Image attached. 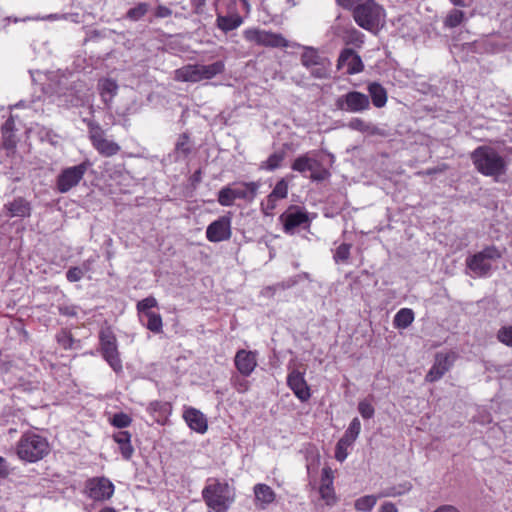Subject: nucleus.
<instances>
[{
    "instance_id": "obj_37",
    "label": "nucleus",
    "mask_w": 512,
    "mask_h": 512,
    "mask_svg": "<svg viewBox=\"0 0 512 512\" xmlns=\"http://www.w3.org/2000/svg\"><path fill=\"white\" fill-rule=\"evenodd\" d=\"M149 10L147 3H138L135 7L129 9L126 17L132 21H138L143 18Z\"/></svg>"
},
{
    "instance_id": "obj_60",
    "label": "nucleus",
    "mask_w": 512,
    "mask_h": 512,
    "mask_svg": "<svg viewBox=\"0 0 512 512\" xmlns=\"http://www.w3.org/2000/svg\"><path fill=\"white\" fill-rule=\"evenodd\" d=\"M206 0H191V5L195 8L196 12H200L205 6Z\"/></svg>"
},
{
    "instance_id": "obj_25",
    "label": "nucleus",
    "mask_w": 512,
    "mask_h": 512,
    "mask_svg": "<svg viewBox=\"0 0 512 512\" xmlns=\"http://www.w3.org/2000/svg\"><path fill=\"white\" fill-rule=\"evenodd\" d=\"M113 439L119 445L121 455L126 460L130 459L134 452L131 445V434L128 431H119L113 435Z\"/></svg>"
},
{
    "instance_id": "obj_54",
    "label": "nucleus",
    "mask_w": 512,
    "mask_h": 512,
    "mask_svg": "<svg viewBox=\"0 0 512 512\" xmlns=\"http://www.w3.org/2000/svg\"><path fill=\"white\" fill-rule=\"evenodd\" d=\"M3 138H4V147L6 149H12L15 147V141L13 139V132L12 133H7V134H3Z\"/></svg>"
},
{
    "instance_id": "obj_44",
    "label": "nucleus",
    "mask_w": 512,
    "mask_h": 512,
    "mask_svg": "<svg viewBox=\"0 0 512 512\" xmlns=\"http://www.w3.org/2000/svg\"><path fill=\"white\" fill-rule=\"evenodd\" d=\"M497 339L506 346L512 347V326H503L497 332Z\"/></svg>"
},
{
    "instance_id": "obj_34",
    "label": "nucleus",
    "mask_w": 512,
    "mask_h": 512,
    "mask_svg": "<svg viewBox=\"0 0 512 512\" xmlns=\"http://www.w3.org/2000/svg\"><path fill=\"white\" fill-rule=\"evenodd\" d=\"M285 158V152H275L271 154L266 161L260 164L261 170L273 171L280 167L282 161Z\"/></svg>"
},
{
    "instance_id": "obj_15",
    "label": "nucleus",
    "mask_w": 512,
    "mask_h": 512,
    "mask_svg": "<svg viewBox=\"0 0 512 512\" xmlns=\"http://www.w3.org/2000/svg\"><path fill=\"white\" fill-rule=\"evenodd\" d=\"M455 359L454 353H437L435 362L425 376L427 382H435L439 380L452 366Z\"/></svg>"
},
{
    "instance_id": "obj_17",
    "label": "nucleus",
    "mask_w": 512,
    "mask_h": 512,
    "mask_svg": "<svg viewBox=\"0 0 512 512\" xmlns=\"http://www.w3.org/2000/svg\"><path fill=\"white\" fill-rule=\"evenodd\" d=\"M287 384L300 401L305 402L310 398V388L302 372L293 370L289 373Z\"/></svg>"
},
{
    "instance_id": "obj_2",
    "label": "nucleus",
    "mask_w": 512,
    "mask_h": 512,
    "mask_svg": "<svg viewBox=\"0 0 512 512\" xmlns=\"http://www.w3.org/2000/svg\"><path fill=\"white\" fill-rule=\"evenodd\" d=\"M471 160L475 169L482 175L492 177L495 181L506 174L507 161L494 147L482 145L471 153Z\"/></svg>"
},
{
    "instance_id": "obj_51",
    "label": "nucleus",
    "mask_w": 512,
    "mask_h": 512,
    "mask_svg": "<svg viewBox=\"0 0 512 512\" xmlns=\"http://www.w3.org/2000/svg\"><path fill=\"white\" fill-rule=\"evenodd\" d=\"M171 15H172V10L163 5H159L155 10V16L157 18H166Z\"/></svg>"
},
{
    "instance_id": "obj_35",
    "label": "nucleus",
    "mask_w": 512,
    "mask_h": 512,
    "mask_svg": "<svg viewBox=\"0 0 512 512\" xmlns=\"http://www.w3.org/2000/svg\"><path fill=\"white\" fill-rule=\"evenodd\" d=\"M203 78L204 80H210L216 75L222 74L225 70V64L223 61H216L209 65H202Z\"/></svg>"
},
{
    "instance_id": "obj_43",
    "label": "nucleus",
    "mask_w": 512,
    "mask_h": 512,
    "mask_svg": "<svg viewBox=\"0 0 512 512\" xmlns=\"http://www.w3.org/2000/svg\"><path fill=\"white\" fill-rule=\"evenodd\" d=\"M351 245L347 243H342L339 245L334 253V261L336 263H345L348 261L350 257Z\"/></svg>"
},
{
    "instance_id": "obj_28",
    "label": "nucleus",
    "mask_w": 512,
    "mask_h": 512,
    "mask_svg": "<svg viewBox=\"0 0 512 512\" xmlns=\"http://www.w3.org/2000/svg\"><path fill=\"white\" fill-rule=\"evenodd\" d=\"M348 128L359 131L361 133H367L368 135H382L381 130L370 122H366L361 118H352L348 124Z\"/></svg>"
},
{
    "instance_id": "obj_20",
    "label": "nucleus",
    "mask_w": 512,
    "mask_h": 512,
    "mask_svg": "<svg viewBox=\"0 0 512 512\" xmlns=\"http://www.w3.org/2000/svg\"><path fill=\"white\" fill-rule=\"evenodd\" d=\"M187 425L198 433H205L208 429L207 418L205 415L196 408H186L183 413Z\"/></svg>"
},
{
    "instance_id": "obj_33",
    "label": "nucleus",
    "mask_w": 512,
    "mask_h": 512,
    "mask_svg": "<svg viewBox=\"0 0 512 512\" xmlns=\"http://www.w3.org/2000/svg\"><path fill=\"white\" fill-rule=\"evenodd\" d=\"M414 320V312L409 308L400 309L394 317V326L397 328H407Z\"/></svg>"
},
{
    "instance_id": "obj_53",
    "label": "nucleus",
    "mask_w": 512,
    "mask_h": 512,
    "mask_svg": "<svg viewBox=\"0 0 512 512\" xmlns=\"http://www.w3.org/2000/svg\"><path fill=\"white\" fill-rule=\"evenodd\" d=\"M9 473H10V469H9L8 462L6 461L5 458L0 456V478L7 477L9 475Z\"/></svg>"
},
{
    "instance_id": "obj_3",
    "label": "nucleus",
    "mask_w": 512,
    "mask_h": 512,
    "mask_svg": "<svg viewBox=\"0 0 512 512\" xmlns=\"http://www.w3.org/2000/svg\"><path fill=\"white\" fill-rule=\"evenodd\" d=\"M202 498L213 512H227L234 503L236 494L235 489L227 482L209 478L202 490Z\"/></svg>"
},
{
    "instance_id": "obj_4",
    "label": "nucleus",
    "mask_w": 512,
    "mask_h": 512,
    "mask_svg": "<svg viewBox=\"0 0 512 512\" xmlns=\"http://www.w3.org/2000/svg\"><path fill=\"white\" fill-rule=\"evenodd\" d=\"M16 453L21 460L34 463L49 453V444L46 438L33 432H27L19 439Z\"/></svg>"
},
{
    "instance_id": "obj_45",
    "label": "nucleus",
    "mask_w": 512,
    "mask_h": 512,
    "mask_svg": "<svg viewBox=\"0 0 512 512\" xmlns=\"http://www.w3.org/2000/svg\"><path fill=\"white\" fill-rule=\"evenodd\" d=\"M131 421V418L125 413H117L111 418V424L117 428L128 427Z\"/></svg>"
},
{
    "instance_id": "obj_21",
    "label": "nucleus",
    "mask_w": 512,
    "mask_h": 512,
    "mask_svg": "<svg viewBox=\"0 0 512 512\" xmlns=\"http://www.w3.org/2000/svg\"><path fill=\"white\" fill-rule=\"evenodd\" d=\"M174 79L181 82H200L204 80L201 64L185 65L174 72Z\"/></svg>"
},
{
    "instance_id": "obj_8",
    "label": "nucleus",
    "mask_w": 512,
    "mask_h": 512,
    "mask_svg": "<svg viewBox=\"0 0 512 512\" xmlns=\"http://www.w3.org/2000/svg\"><path fill=\"white\" fill-rule=\"evenodd\" d=\"M88 135L94 149L104 157H112L121 149L116 142L106 137L105 131L98 123H88Z\"/></svg>"
},
{
    "instance_id": "obj_56",
    "label": "nucleus",
    "mask_w": 512,
    "mask_h": 512,
    "mask_svg": "<svg viewBox=\"0 0 512 512\" xmlns=\"http://www.w3.org/2000/svg\"><path fill=\"white\" fill-rule=\"evenodd\" d=\"M433 512H461L457 507L453 505H441L436 508Z\"/></svg>"
},
{
    "instance_id": "obj_11",
    "label": "nucleus",
    "mask_w": 512,
    "mask_h": 512,
    "mask_svg": "<svg viewBox=\"0 0 512 512\" xmlns=\"http://www.w3.org/2000/svg\"><path fill=\"white\" fill-rule=\"evenodd\" d=\"M87 496L94 501L109 500L115 490L114 484L106 477H93L86 481Z\"/></svg>"
},
{
    "instance_id": "obj_1",
    "label": "nucleus",
    "mask_w": 512,
    "mask_h": 512,
    "mask_svg": "<svg viewBox=\"0 0 512 512\" xmlns=\"http://www.w3.org/2000/svg\"><path fill=\"white\" fill-rule=\"evenodd\" d=\"M337 3L352 10L357 25L369 32H377L385 23V9L376 0H337Z\"/></svg>"
},
{
    "instance_id": "obj_5",
    "label": "nucleus",
    "mask_w": 512,
    "mask_h": 512,
    "mask_svg": "<svg viewBox=\"0 0 512 512\" xmlns=\"http://www.w3.org/2000/svg\"><path fill=\"white\" fill-rule=\"evenodd\" d=\"M301 64L310 71L314 78L326 79L330 76V60L320 55L315 48L304 47L301 54Z\"/></svg>"
},
{
    "instance_id": "obj_58",
    "label": "nucleus",
    "mask_w": 512,
    "mask_h": 512,
    "mask_svg": "<svg viewBox=\"0 0 512 512\" xmlns=\"http://www.w3.org/2000/svg\"><path fill=\"white\" fill-rule=\"evenodd\" d=\"M235 388L240 393L246 392L248 390V382L245 380H240L235 384Z\"/></svg>"
},
{
    "instance_id": "obj_57",
    "label": "nucleus",
    "mask_w": 512,
    "mask_h": 512,
    "mask_svg": "<svg viewBox=\"0 0 512 512\" xmlns=\"http://www.w3.org/2000/svg\"><path fill=\"white\" fill-rule=\"evenodd\" d=\"M379 512H398V510L392 502H385L381 505Z\"/></svg>"
},
{
    "instance_id": "obj_12",
    "label": "nucleus",
    "mask_w": 512,
    "mask_h": 512,
    "mask_svg": "<svg viewBox=\"0 0 512 512\" xmlns=\"http://www.w3.org/2000/svg\"><path fill=\"white\" fill-rule=\"evenodd\" d=\"M279 219L283 223L286 233H293L296 228L302 225L308 226L310 222L307 212L297 206H290L280 215Z\"/></svg>"
},
{
    "instance_id": "obj_6",
    "label": "nucleus",
    "mask_w": 512,
    "mask_h": 512,
    "mask_svg": "<svg viewBox=\"0 0 512 512\" xmlns=\"http://www.w3.org/2000/svg\"><path fill=\"white\" fill-rule=\"evenodd\" d=\"M243 37L250 43L267 48H287L289 46V41L282 34L260 28L244 30Z\"/></svg>"
},
{
    "instance_id": "obj_7",
    "label": "nucleus",
    "mask_w": 512,
    "mask_h": 512,
    "mask_svg": "<svg viewBox=\"0 0 512 512\" xmlns=\"http://www.w3.org/2000/svg\"><path fill=\"white\" fill-rule=\"evenodd\" d=\"M99 340L103 358L115 372L121 371L122 362L119 357L117 340L111 328H102L99 333Z\"/></svg>"
},
{
    "instance_id": "obj_22",
    "label": "nucleus",
    "mask_w": 512,
    "mask_h": 512,
    "mask_svg": "<svg viewBox=\"0 0 512 512\" xmlns=\"http://www.w3.org/2000/svg\"><path fill=\"white\" fill-rule=\"evenodd\" d=\"M254 504L257 508L266 509L276 499L274 490L264 483H258L253 487Z\"/></svg>"
},
{
    "instance_id": "obj_32",
    "label": "nucleus",
    "mask_w": 512,
    "mask_h": 512,
    "mask_svg": "<svg viewBox=\"0 0 512 512\" xmlns=\"http://www.w3.org/2000/svg\"><path fill=\"white\" fill-rule=\"evenodd\" d=\"M100 94L105 102L112 100L118 90L116 81L112 79H103L98 84Z\"/></svg>"
},
{
    "instance_id": "obj_27",
    "label": "nucleus",
    "mask_w": 512,
    "mask_h": 512,
    "mask_svg": "<svg viewBox=\"0 0 512 512\" xmlns=\"http://www.w3.org/2000/svg\"><path fill=\"white\" fill-rule=\"evenodd\" d=\"M396 493H382L380 497H386V496H395ZM378 500L377 496L374 495H365L355 500L354 502V508L359 512H370L374 506L376 505Z\"/></svg>"
},
{
    "instance_id": "obj_40",
    "label": "nucleus",
    "mask_w": 512,
    "mask_h": 512,
    "mask_svg": "<svg viewBox=\"0 0 512 512\" xmlns=\"http://www.w3.org/2000/svg\"><path fill=\"white\" fill-rule=\"evenodd\" d=\"M147 317V328L155 333H159L162 331V318L160 314L154 312H146Z\"/></svg>"
},
{
    "instance_id": "obj_64",
    "label": "nucleus",
    "mask_w": 512,
    "mask_h": 512,
    "mask_svg": "<svg viewBox=\"0 0 512 512\" xmlns=\"http://www.w3.org/2000/svg\"><path fill=\"white\" fill-rule=\"evenodd\" d=\"M99 512H118L115 508L113 507H103L102 509L99 510Z\"/></svg>"
},
{
    "instance_id": "obj_38",
    "label": "nucleus",
    "mask_w": 512,
    "mask_h": 512,
    "mask_svg": "<svg viewBox=\"0 0 512 512\" xmlns=\"http://www.w3.org/2000/svg\"><path fill=\"white\" fill-rule=\"evenodd\" d=\"M235 200L236 196L232 187H223L218 193V202L222 206H232Z\"/></svg>"
},
{
    "instance_id": "obj_10",
    "label": "nucleus",
    "mask_w": 512,
    "mask_h": 512,
    "mask_svg": "<svg viewBox=\"0 0 512 512\" xmlns=\"http://www.w3.org/2000/svg\"><path fill=\"white\" fill-rule=\"evenodd\" d=\"M501 257V252L495 247H487L481 252L467 258L468 268L478 276H485L491 269L490 260Z\"/></svg>"
},
{
    "instance_id": "obj_47",
    "label": "nucleus",
    "mask_w": 512,
    "mask_h": 512,
    "mask_svg": "<svg viewBox=\"0 0 512 512\" xmlns=\"http://www.w3.org/2000/svg\"><path fill=\"white\" fill-rule=\"evenodd\" d=\"M350 446L349 443L345 442L344 440L340 439L336 445V449H335V458L340 461V462H343L347 455H348V452H347V448Z\"/></svg>"
},
{
    "instance_id": "obj_29",
    "label": "nucleus",
    "mask_w": 512,
    "mask_h": 512,
    "mask_svg": "<svg viewBox=\"0 0 512 512\" xmlns=\"http://www.w3.org/2000/svg\"><path fill=\"white\" fill-rule=\"evenodd\" d=\"M368 92L371 96L372 103L375 107L381 108L386 105L387 93L386 90L377 82H372L368 85Z\"/></svg>"
},
{
    "instance_id": "obj_61",
    "label": "nucleus",
    "mask_w": 512,
    "mask_h": 512,
    "mask_svg": "<svg viewBox=\"0 0 512 512\" xmlns=\"http://www.w3.org/2000/svg\"><path fill=\"white\" fill-rule=\"evenodd\" d=\"M167 406H168V404H166V403L162 404L161 402L155 401V402L150 403L149 409L151 411H157L159 409L166 408Z\"/></svg>"
},
{
    "instance_id": "obj_50",
    "label": "nucleus",
    "mask_w": 512,
    "mask_h": 512,
    "mask_svg": "<svg viewBox=\"0 0 512 512\" xmlns=\"http://www.w3.org/2000/svg\"><path fill=\"white\" fill-rule=\"evenodd\" d=\"M176 151L181 153L183 156H186L190 152V148L188 146V137L186 135H182L178 139L176 144Z\"/></svg>"
},
{
    "instance_id": "obj_30",
    "label": "nucleus",
    "mask_w": 512,
    "mask_h": 512,
    "mask_svg": "<svg viewBox=\"0 0 512 512\" xmlns=\"http://www.w3.org/2000/svg\"><path fill=\"white\" fill-rule=\"evenodd\" d=\"M88 167L87 163H81L66 169V191L75 186L83 177Z\"/></svg>"
},
{
    "instance_id": "obj_13",
    "label": "nucleus",
    "mask_w": 512,
    "mask_h": 512,
    "mask_svg": "<svg viewBox=\"0 0 512 512\" xmlns=\"http://www.w3.org/2000/svg\"><path fill=\"white\" fill-rule=\"evenodd\" d=\"M206 237L210 242H221L231 237V219L222 216L212 222L206 229Z\"/></svg>"
},
{
    "instance_id": "obj_55",
    "label": "nucleus",
    "mask_w": 512,
    "mask_h": 512,
    "mask_svg": "<svg viewBox=\"0 0 512 512\" xmlns=\"http://www.w3.org/2000/svg\"><path fill=\"white\" fill-rule=\"evenodd\" d=\"M14 129V120L12 117L8 118L2 126V134L12 133Z\"/></svg>"
},
{
    "instance_id": "obj_31",
    "label": "nucleus",
    "mask_w": 512,
    "mask_h": 512,
    "mask_svg": "<svg viewBox=\"0 0 512 512\" xmlns=\"http://www.w3.org/2000/svg\"><path fill=\"white\" fill-rule=\"evenodd\" d=\"M314 166H320V163L317 160L309 157L307 154H304L297 157L293 161L291 168L292 170L299 173H304L306 171H313Z\"/></svg>"
},
{
    "instance_id": "obj_23",
    "label": "nucleus",
    "mask_w": 512,
    "mask_h": 512,
    "mask_svg": "<svg viewBox=\"0 0 512 512\" xmlns=\"http://www.w3.org/2000/svg\"><path fill=\"white\" fill-rule=\"evenodd\" d=\"M4 209L7 210L8 216L10 218H25L29 217L31 214L30 203L22 197H18L14 199L12 202L5 204Z\"/></svg>"
},
{
    "instance_id": "obj_39",
    "label": "nucleus",
    "mask_w": 512,
    "mask_h": 512,
    "mask_svg": "<svg viewBox=\"0 0 512 512\" xmlns=\"http://www.w3.org/2000/svg\"><path fill=\"white\" fill-rule=\"evenodd\" d=\"M89 270L90 267L87 263H84L82 266L79 267H72L66 273V278L71 282L79 281L84 277L86 273L89 272Z\"/></svg>"
},
{
    "instance_id": "obj_24",
    "label": "nucleus",
    "mask_w": 512,
    "mask_h": 512,
    "mask_svg": "<svg viewBox=\"0 0 512 512\" xmlns=\"http://www.w3.org/2000/svg\"><path fill=\"white\" fill-rule=\"evenodd\" d=\"M260 187L259 182H241L236 184L233 188L236 199H243L247 202H252Z\"/></svg>"
},
{
    "instance_id": "obj_42",
    "label": "nucleus",
    "mask_w": 512,
    "mask_h": 512,
    "mask_svg": "<svg viewBox=\"0 0 512 512\" xmlns=\"http://www.w3.org/2000/svg\"><path fill=\"white\" fill-rule=\"evenodd\" d=\"M271 199H285L288 195V183L283 178L279 180L271 191Z\"/></svg>"
},
{
    "instance_id": "obj_16",
    "label": "nucleus",
    "mask_w": 512,
    "mask_h": 512,
    "mask_svg": "<svg viewBox=\"0 0 512 512\" xmlns=\"http://www.w3.org/2000/svg\"><path fill=\"white\" fill-rule=\"evenodd\" d=\"M347 67L346 73L348 75L357 74L363 71L364 64L361 57L352 49H344L338 58L337 68L341 69Z\"/></svg>"
},
{
    "instance_id": "obj_49",
    "label": "nucleus",
    "mask_w": 512,
    "mask_h": 512,
    "mask_svg": "<svg viewBox=\"0 0 512 512\" xmlns=\"http://www.w3.org/2000/svg\"><path fill=\"white\" fill-rule=\"evenodd\" d=\"M328 176H329V172L326 169L321 168V165H320V166H314L313 171H311L310 178L313 181H323L326 178H328Z\"/></svg>"
},
{
    "instance_id": "obj_59",
    "label": "nucleus",
    "mask_w": 512,
    "mask_h": 512,
    "mask_svg": "<svg viewBox=\"0 0 512 512\" xmlns=\"http://www.w3.org/2000/svg\"><path fill=\"white\" fill-rule=\"evenodd\" d=\"M352 36H353V38H352L353 42L358 43V45H361L363 43L364 35L361 32L354 29L352 31Z\"/></svg>"
},
{
    "instance_id": "obj_46",
    "label": "nucleus",
    "mask_w": 512,
    "mask_h": 512,
    "mask_svg": "<svg viewBox=\"0 0 512 512\" xmlns=\"http://www.w3.org/2000/svg\"><path fill=\"white\" fill-rule=\"evenodd\" d=\"M358 411L361 416L365 419H370L374 415V407L372 404L366 400L360 401L358 404Z\"/></svg>"
},
{
    "instance_id": "obj_19",
    "label": "nucleus",
    "mask_w": 512,
    "mask_h": 512,
    "mask_svg": "<svg viewBox=\"0 0 512 512\" xmlns=\"http://www.w3.org/2000/svg\"><path fill=\"white\" fill-rule=\"evenodd\" d=\"M235 366L243 376H249L257 366L256 352L239 350L235 355Z\"/></svg>"
},
{
    "instance_id": "obj_62",
    "label": "nucleus",
    "mask_w": 512,
    "mask_h": 512,
    "mask_svg": "<svg viewBox=\"0 0 512 512\" xmlns=\"http://www.w3.org/2000/svg\"><path fill=\"white\" fill-rule=\"evenodd\" d=\"M58 189L59 192H64V170L58 175Z\"/></svg>"
},
{
    "instance_id": "obj_26",
    "label": "nucleus",
    "mask_w": 512,
    "mask_h": 512,
    "mask_svg": "<svg viewBox=\"0 0 512 512\" xmlns=\"http://www.w3.org/2000/svg\"><path fill=\"white\" fill-rule=\"evenodd\" d=\"M242 23L243 18L237 13L228 16L218 14L216 19V26L225 33L237 29Z\"/></svg>"
},
{
    "instance_id": "obj_48",
    "label": "nucleus",
    "mask_w": 512,
    "mask_h": 512,
    "mask_svg": "<svg viewBox=\"0 0 512 512\" xmlns=\"http://www.w3.org/2000/svg\"><path fill=\"white\" fill-rule=\"evenodd\" d=\"M157 304V300L153 296H149L137 303V310L146 314L147 310L156 307Z\"/></svg>"
},
{
    "instance_id": "obj_14",
    "label": "nucleus",
    "mask_w": 512,
    "mask_h": 512,
    "mask_svg": "<svg viewBox=\"0 0 512 512\" xmlns=\"http://www.w3.org/2000/svg\"><path fill=\"white\" fill-rule=\"evenodd\" d=\"M333 471L330 467L326 466L322 469L320 486L318 492L321 499L327 506H333L337 503V496L333 487Z\"/></svg>"
},
{
    "instance_id": "obj_52",
    "label": "nucleus",
    "mask_w": 512,
    "mask_h": 512,
    "mask_svg": "<svg viewBox=\"0 0 512 512\" xmlns=\"http://www.w3.org/2000/svg\"><path fill=\"white\" fill-rule=\"evenodd\" d=\"M278 199H271V194L267 196L265 204H262L265 214H269L270 211L276 208Z\"/></svg>"
},
{
    "instance_id": "obj_63",
    "label": "nucleus",
    "mask_w": 512,
    "mask_h": 512,
    "mask_svg": "<svg viewBox=\"0 0 512 512\" xmlns=\"http://www.w3.org/2000/svg\"><path fill=\"white\" fill-rule=\"evenodd\" d=\"M455 6L465 7V0H450Z\"/></svg>"
},
{
    "instance_id": "obj_18",
    "label": "nucleus",
    "mask_w": 512,
    "mask_h": 512,
    "mask_svg": "<svg viewBox=\"0 0 512 512\" xmlns=\"http://www.w3.org/2000/svg\"><path fill=\"white\" fill-rule=\"evenodd\" d=\"M31 76L34 82H40V84L43 86V91L46 93L55 94L60 93L62 90V74L60 71L49 72L46 74L37 72L36 75L31 73Z\"/></svg>"
},
{
    "instance_id": "obj_36",
    "label": "nucleus",
    "mask_w": 512,
    "mask_h": 512,
    "mask_svg": "<svg viewBox=\"0 0 512 512\" xmlns=\"http://www.w3.org/2000/svg\"><path fill=\"white\" fill-rule=\"evenodd\" d=\"M360 430H361V423L358 418H354L350 422L349 427L347 428L345 434L343 435V437L341 439L344 440L345 442L349 443L350 445H352V443L357 439V437L360 433Z\"/></svg>"
},
{
    "instance_id": "obj_9",
    "label": "nucleus",
    "mask_w": 512,
    "mask_h": 512,
    "mask_svg": "<svg viewBox=\"0 0 512 512\" xmlns=\"http://www.w3.org/2000/svg\"><path fill=\"white\" fill-rule=\"evenodd\" d=\"M336 107L341 111L360 113L370 108L369 96L358 92L350 91L339 96L335 102Z\"/></svg>"
},
{
    "instance_id": "obj_41",
    "label": "nucleus",
    "mask_w": 512,
    "mask_h": 512,
    "mask_svg": "<svg viewBox=\"0 0 512 512\" xmlns=\"http://www.w3.org/2000/svg\"><path fill=\"white\" fill-rule=\"evenodd\" d=\"M464 19V12L454 9L448 13L444 20V25L449 28L457 27Z\"/></svg>"
}]
</instances>
